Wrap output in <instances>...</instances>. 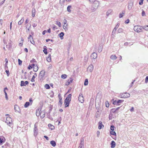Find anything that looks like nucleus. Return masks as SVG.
<instances>
[{"mask_svg": "<svg viewBox=\"0 0 148 148\" xmlns=\"http://www.w3.org/2000/svg\"><path fill=\"white\" fill-rule=\"evenodd\" d=\"M84 140L83 138H81L80 140V143L79 145V148H82V147L84 146Z\"/></svg>", "mask_w": 148, "mask_h": 148, "instance_id": "obj_8", "label": "nucleus"}, {"mask_svg": "<svg viewBox=\"0 0 148 148\" xmlns=\"http://www.w3.org/2000/svg\"><path fill=\"white\" fill-rule=\"evenodd\" d=\"M78 100L81 103H82L84 102V98L82 94H80L78 97Z\"/></svg>", "mask_w": 148, "mask_h": 148, "instance_id": "obj_7", "label": "nucleus"}, {"mask_svg": "<svg viewBox=\"0 0 148 148\" xmlns=\"http://www.w3.org/2000/svg\"><path fill=\"white\" fill-rule=\"evenodd\" d=\"M29 101L30 102V103H31V105H32L33 101L32 98H30L29 99Z\"/></svg>", "mask_w": 148, "mask_h": 148, "instance_id": "obj_56", "label": "nucleus"}, {"mask_svg": "<svg viewBox=\"0 0 148 148\" xmlns=\"http://www.w3.org/2000/svg\"><path fill=\"white\" fill-rule=\"evenodd\" d=\"M45 71L44 70H42L40 73L39 78L40 80L42 79L44 76L45 74Z\"/></svg>", "mask_w": 148, "mask_h": 148, "instance_id": "obj_3", "label": "nucleus"}, {"mask_svg": "<svg viewBox=\"0 0 148 148\" xmlns=\"http://www.w3.org/2000/svg\"><path fill=\"white\" fill-rule=\"evenodd\" d=\"M107 102L108 103H107V102L106 103V106L107 107H108L109 106V103L108 102Z\"/></svg>", "mask_w": 148, "mask_h": 148, "instance_id": "obj_62", "label": "nucleus"}, {"mask_svg": "<svg viewBox=\"0 0 148 148\" xmlns=\"http://www.w3.org/2000/svg\"><path fill=\"white\" fill-rule=\"evenodd\" d=\"M31 26V24H30L29 27L28 28L27 30H26L27 32L30 31V29Z\"/></svg>", "mask_w": 148, "mask_h": 148, "instance_id": "obj_52", "label": "nucleus"}, {"mask_svg": "<svg viewBox=\"0 0 148 148\" xmlns=\"http://www.w3.org/2000/svg\"><path fill=\"white\" fill-rule=\"evenodd\" d=\"M111 148H114L116 146V143L114 141H112L111 143Z\"/></svg>", "mask_w": 148, "mask_h": 148, "instance_id": "obj_18", "label": "nucleus"}, {"mask_svg": "<svg viewBox=\"0 0 148 148\" xmlns=\"http://www.w3.org/2000/svg\"><path fill=\"white\" fill-rule=\"evenodd\" d=\"M5 72L7 74V76H9L10 75L9 71L8 70H6L5 71Z\"/></svg>", "mask_w": 148, "mask_h": 148, "instance_id": "obj_50", "label": "nucleus"}, {"mask_svg": "<svg viewBox=\"0 0 148 148\" xmlns=\"http://www.w3.org/2000/svg\"><path fill=\"white\" fill-rule=\"evenodd\" d=\"M99 125L98 126V128L99 129H101L102 126H104L103 125L101 121H100L99 122Z\"/></svg>", "mask_w": 148, "mask_h": 148, "instance_id": "obj_25", "label": "nucleus"}, {"mask_svg": "<svg viewBox=\"0 0 148 148\" xmlns=\"http://www.w3.org/2000/svg\"><path fill=\"white\" fill-rule=\"evenodd\" d=\"M5 138L3 136L0 137V145L3 142Z\"/></svg>", "mask_w": 148, "mask_h": 148, "instance_id": "obj_26", "label": "nucleus"}, {"mask_svg": "<svg viewBox=\"0 0 148 148\" xmlns=\"http://www.w3.org/2000/svg\"><path fill=\"white\" fill-rule=\"evenodd\" d=\"M93 70V66L92 64H90L87 69V71L88 72L91 73Z\"/></svg>", "mask_w": 148, "mask_h": 148, "instance_id": "obj_6", "label": "nucleus"}, {"mask_svg": "<svg viewBox=\"0 0 148 148\" xmlns=\"http://www.w3.org/2000/svg\"><path fill=\"white\" fill-rule=\"evenodd\" d=\"M129 20L128 19L127 20H126L125 22V23H129Z\"/></svg>", "mask_w": 148, "mask_h": 148, "instance_id": "obj_63", "label": "nucleus"}, {"mask_svg": "<svg viewBox=\"0 0 148 148\" xmlns=\"http://www.w3.org/2000/svg\"><path fill=\"white\" fill-rule=\"evenodd\" d=\"M88 81L87 79L85 80L84 83V85L85 86H87L88 84Z\"/></svg>", "mask_w": 148, "mask_h": 148, "instance_id": "obj_38", "label": "nucleus"}, {"mask_svg": "<svg viewBox=\"0 0 148 148\" xmlns=\"http://www.w3.org/2000/svg\"><path fill=\"white\" fill-rule=\"evenodd\" d=\"M45 87L47 89H49L50 88L49 85L48 84H46L45 86Z\"/></svg>", "mask_w": 148, "mask_h": 148, "instance_id": "obj_39", "label": "nucleus"}, {"mask_svg": "<svg viewBox=\"0 0 148 148\" xmlns=\"http://www.w3.org/2000/svg\"><path fill=\"white\" fill-rule=\"evenodd\" d=\"M71 8V5H69L67 8V10L68 11V12H71V10L70 9Z\"/></svg>", "mask_w": 148, "mask_h": 148, "instance_id": "obj_35", "label": "nucleus"}, {"mask_svg": "<svg viewBox=\"0 0 148 148\" xmlns=\"http://www.w3.org/2000/svg\"><path fill=\"white\" fill-rule=\"evenodd\" d=\"M47 60L48 62H50L51 61V55L49 54L48 55V57L47 59Z\"/></svg>", "mask_w": 148, "mask_h": 148, "instance_id": "obj_32", "label": "nucleus"}, {"mask_svg": "<svg viewBox=\"0 0 148 148\" xmlns=\"http://www.w3.org/2000/svg\"><path fill=\"white\" fill-rule=\"evenodd\" d=\"M73 80V79H72V78H70V79H69L67 81L66 85H68L70 84V83L72 82Z\"/></svg>", "mask_w": 148, "mask_h": 148, "instance_id": "obj_17", "label": "nucleus"}, {"mask_svg": "<svg viewBox=\"0 0 148 148\" xmlns=\"http://www.w3.org/2000/svg\"><path fill=\"white\" fill-rule=\"evenodd\" d=\"M5 65H7L8 62V59L7 58L5 59Z\"/></svg>", "mask_w": 148, "mask_h": 148, "instance_id": "obj_54", "label": "nucleus"}, {"mask_svg": "<svg viewBox=\"0 0 148 148\" xmlns=\"http://www.w3.org/2000/svg\"><path fill=\"white\" fill-rule=\"evenodd\" d=\"M143 29V26H135L134 28V30L138 33L141 32L142 31V29Z\"/></svg>", "mask_w": 148, "mask_h": 148, "instance_id": "obj_1", "label": "nucleus"}, {"mask_svg": "<svg viewBox=\"0 0 148 148\" xmlns=\"http://www.w3.org/2000/svg\"><path fill=\"white\" fill-rule=\"evenodd\" d=\"M18 64L19 65H21L22 64V61L20 59H18Z\"/></svg>", "mask_w": 148, "mask_h": 148, "instance_id": "obj_51", "label": "nucleus"}, {"mask_svg": "<svg viewBox=\"0 0 148 148\" xmlns=\"http://www.w3.org/2000/svg\"><path fill=\"white\" fill-rule=\"evenodd\" d=\"M29 105H31V103H30L28 102H26L24 105V107L25 108H27Z\"/></svg>", "mask_w": 148, "mask_h": 148, "instance_id": "obj_31", "label": "nucleus"}, {"mask_svg": "<svg viewBox=\"0 0 148 148\" xmlns=\"http://www.w3.org/2000/svg\"><path fill=\"white\" fill-rule=\"evenodd\" d=\"M43 51L44 52V53H45V54H47V49L46 48H44Z\"/></svg>", "mask_w": 148, "mask_h": 148, "instance_id": "obj_41", "label": "nucleus"}, {"mask_svg": "<svg viewBox=\"0 0 148 148\" xmlns=\"http://www.w3.org/2000/svg\"><path fill=\"white\" fill-rule=\"evenodd\" d=\"M62 78L65 79L67 77V75H66L64 74L63 75H62L61 76Z\"/></svg>", "mask_w": 148, "mask_h": 148, "instance_id": "obj_34", "label": "nucleus"}, {"mask_svg": "<svg viewBox=\"0 0 148 148\" xmlns=\"http://www.w3.org/2000/svg\"><path fill=\"white\" fill-rule=\"evenodd\" d=\"M24 21V18L23 17L18 22V24L19 25H21L23 23Z\"/></svg>", "mask_w": 148, "mask_h": 148, "instance_id": "obj_30", "label": "nucleus"}, {"mask_svg": "<svg viewBox=\"0 0 148 148\" xmlns=\"http://www.w3.org/2000/svg\"><path fill=\"white\" fill-rule=\"evenodd\" d=\"M70 102V101L65 100L64 103L65 106V107L69 106Z\"/></svg>", "mask_w": 148, "mask_h": 148, "instance_id": "obj_23", "label": "nucleus"}, {"mask_svg": "<svg viewBox=\"0 0 148 148\" xmlns=\"http://www.w3.org/2000/svg\"><path fill=\"white\" fill-rule=\"evenodd\" d=\"M133 4L132 3H129L128 5V7L129 10H131L133 6Z\"/></svg>", "mask_w": 148, "mask_h": 148, "instance_id": "obj_20", "label": "nucleus"}, {"mask_svg": "<svg viewBox=\"0 0 148 148\" xmlns=\"http://www.w3.org/2000/svg\"><path fill=\"white\" fill-rule=\"evenodd\" d=\"M48 126L49 128L51 130H53L54 129L55 127L54 126L51 124H49L48 125Z\"/></svg>", "mask_w": 148, "mask_h": 148, "instance_id": "obj_29", "label": "nucleus"}, {"mask_svg": "<svg viewBox=\"0 0 148 148\" xmlns=\"http://www.w3.org/2000/svg\"><path fill=\"white\" fill-rule=\"evenodd\" d=\"M119 23H118L116 25V27H115L114 28H115V29H117L118 27L119 26Z\"/></svg>", "mask_w": 148, "mask_h": 148, "instance_id": "obj_49", "label": "nucleus"}, {"mask_svg": "<svg viewBox=\"0 0 148 148\" xmlns=\"http://www.w3.org/2000/svg\"><path fill=\"white\" fill-rule=\"evenodd\" d=\"M14 110L16 112H20L21 110L19 107L17 105H15L14 106Z\"/></svg>", "mask_w": 148, "mask_h": 148, "instance_id": "obj_14", "label": "nucleus"}, {"mask_svg": "<svg viewBox=\"0 0 148 148\" xmlns=\"http://www.w3.org/2000/svg\"><path fill=\"white\" fill-rule=\"evenodd\" d=\"M88 57H85V59H84V60H85V62H86L88 60Z\"/></svg>", "mask_w": 148, "mask_h": 148, "instance_id": "obj_58", "label": "nucleus"}, {"mask_svg": "<svg viewBox=\"0 0 148 148\" xmlns=\"http://www.w3.org/2000/svg\"><path fill=\"white\" fill-rule=\"evenodd\" d=\"M35 77L34 75H33L32 77V79H31V81L32 82H34V79L35 78Z\"/></svg>", "mask_w": 148, "mask_h": 148, "instance_id": "obj_46", "label": "nucleus"}, {"mask_svg": "<svg viewBox=\"0 0 148 148\" xmlns=\"http://www.w3.org/2000/svg\"><path fill=\"white\" fill-rule=\"evenodd\" d=\"M28 84V82L27 81H26L25 82L23 81H21V86H25Z\"/></svg>", "mask_w": 148, "mask_h": 148, "instance_id": "obj_13", "label": "nucleus"}, {"mask_svg": "<svg viewBox=\"0 0 148 148\" xmlns=\"http://www.w3.org/2000/svg\"><path fill=\"white\" fill-rule=\"evenodd\" d=\"M143 0H140V2H139V4L140 5H141L143 3Z\"/></svg>", "mask_w": 148, "mask_h": 148, "instance_id": "obj_55", "label": "nucleus"}, {"mask_svg": "<svg viewBox=\"0 0 148 148\" xmlns=\"http://www.w3.org/2000/svg\"><path fill=\"white\" fill-rule=\"evenodd\" d=\"M38 129L36 127L34 128V136H36L38 134Z\"/></svg>", "mask_w": 148, "mask_h": 148, "instance_id": "obj_16", "label": "nucleus"}, {"mask_svg": "<svg viewBox=\"0 0 148 148\" xmlns=\"http://www.w3.org/2000/svg\"><path fill=\"white\" fill-rule=\"evenodd\" d=\"M59 103V104L60 105H61L62 104V98H61L60 99Z\"/></svg>", "mask_w": 148, "mask_h": 148, "instance_id": "obj_47", "label": "nucleus"}, {"mask_svg": "<svg viewBox=\"0 0 148 148\" xmlns=\"http://www.w3.org/2000/svg\"><path fill=\"white\" fill-rule=\"evenodd\" d=\"M142 16H144L145 15V12L144 10H143L142 13Z\"/></svg>", "mask_w": 148, "mask_h": 148, "instance_id": "obj_57", "label": "nucleus"}, {"mask_svg": "<svg viewBox=\"0 0 148 148\" xmlns=\"http://www.w3.org/2000/svg\"><path fill=\"white\" fill-rule=\"evenodd\" d=\"M117 31L119 33H120L123 32V30L121 28H119L118 29Z\"/></svg>", "mask_w": 148, "mask_h": 148, "instance_id": "obj_45", "label": "nucleus"}, {"mask_svg": "<svg viewBox=\"0 0 148 148\" xmlns=\"http://www.w3.org/2000/svg\"><path fill=\"white\" fill-rule=\"evenodd\" d=\"M63 22L64 24L63 25V27L64 29H67V27L68 26V25L67 24V21L64 19L63 21Z\"/></svg>", "mask_w": 148, "mask_h": 148, "instance_id": "obj_9", "label": "nucleus"}, {"mask_svg": "<svg viewBox=\"0 0 148 148\" xmlns=\"http://www.w3.org/2000/svg\"><path fill=\"white\" fill-rule=\"evenodd\" d=\"M23 41V39L22 37H21L20 40H19V44L20 46H22Z\"/></svg>", "mask_w": 148, "mask_h": 148, "instance_id": "obj_15", "label": "nucleus"}, {"mask_svg": "<svg viewBox=\"0 0 148 148\" xmlns=\"http://www.w3.org/2000/svg\"><path fill=\"white\" fill-rule=\"evenodd\" d=\"M71 94H69V95L67 96V97L66 98V99L65 100L68 101H71Z\"/></svg>", "mask_w": 148, "mask_h": 148, "instance_id": "obj_19", "label": "nucleus"}, {"mask_svg": "<svg viewBox=\"0 0 148 148\" xmlns=\"http://www.w3.org/2000/svg\"><path fill=\"white\" fill-rule=\"evenodd\" d=\"M52 67V65L51 64H49V65L48 69H51V68Z\"/></svg>", "mask_w": 148, "mask_h": 148, "instance_id": "obj_59", "label": "nucleus"}, {"mask_svg": "<svg viewBox=\"0 0 148 148\" xmlns=\"http://www.w3.org/2000/svg\"><path fill=\"white\" fill-rule=\"evenodd\" d=\"M50 143L52 145V146L53 147H55L56 145V142H55V141L54 140L51 141L50 142Z\"/></svg>", "mask_w": 148, "mask_h": 148, "instance_id": "obj_28", "label": "nucleus"}, {"mask_svg": "<svg viewBox=\"0 0 148 148\" xmlns=\"http://www.w3.org/2000/svg\"><path fill=\"white\" fill-rule=\"evenodd\" d=\"M32 67H33V66H31L30 65H29L28 66V69H32Z\"/></svg>", "mask_w": 148, "mask_h": 148, "instance_id": "obj_64", "label": "nucleus"}, {"mask_svg": "<svg viewBox=\"0 0 148 148\" xmlns=\"http://www.w3.org/2000/svg\"><path fill=\"white\" fill-rule=\"evenodd\" d=\"M110 134L116 136V133L114 131H112L110 132Z\"/></svg>", "mask_w": 148, "mask_h": 148, "instance_id": "obj_37", "label": "nucleus"}, {"mask_svg": "<svg viewBox=\"0 0 148 148\" xmlns=\"http://www.w3.org/2000/svg\"><path fill=\"white\" fill-rule=\"evenodd\" d=\"M148 82V76H147L145 78V82L146 83H147Z\"/></svg>", "mask_w": 148, "mask_h": 148, "instance_id": "obj_48", "label": "nucleus"}, {"mask_svg": "<svg viewBox=\"0 0 148 148\" xmlns=\"http://www.w3.org/2000/svg\"><path fill=\"white\" fill-rule=\"evenodd\" d=\"M12 122V118L10 117H7L6 118V120L5 123H6L9 126L11 124Z\"/></svg>", "mask_w": 148, "mask_h": 148, "instance_id": "obj_4", "label": "nucleus"}, {"mask_svg": "<svg viewBox=\"0 0 148 148\" xmlns=\"http://www.w3.org/2000/svg\"><path fill=\"white\" fill-rule=\"evenodd\" d=\"M94 4H97V5L94 8L95 9H97L99 6V2L97 1H95L94 2Z\"/></svg>", "mask_w": 148, "mask_h": 148, "instance_id": "obj_21", "label": "nucleus"}, {"mask_svg": "<svg viewBox=\"0 0 148 148\" xmlns=\"http://www.w3.org/2000/svg\"><path fill=\"white\" fill-rule=\"evenodd\" d=\"M36 12V10L34 8H33L32 9V17H34L35 14V13Z\"/></svg>", "mask_w": 148, "mask_h": 148, "instance_id": "obj_24", "label": "nucleus"}, {"mask_svg": "<svg viewBox=\"0 0 148 148\" xmlns=\"http://www.w3.org/2000/svg\"><path fill=\"white\" fill-rule=\"evenodd\" d=\"M102 48L101 47H99V48L98 52H101L102 51Z\"/></svg>", "mask_w": 148, "mask_h": 148, "instance_id": "obj_53", "label": "nucleus"}, {"mask_svg": "<svg viewBox=\"0 0 148 148\" xmlns=\"http://www.w3.org/2000/svg\"><path fill=\"white\" fill-rule=\"evenodd\" d=\"M114 126L113 125H112L110 126V130H112V131H113L114 130Z\"/></svg>", "mask_w": 148, "mask_h": 148, "instance_id": "obj_44", "label": "nucleus"}, {"mask_svg": "<svg viewBox=\"0 0 148 148\" xmlns=\"http://www.w3.org/2000/svg\"><path fill=\"white\" fill-rule=\"evenodd\" d=\"M124 101L123 100H116L113 102V104L114 105L119 106L120 105V103H122Z\"/></svg>", "mask_w": 148, "mask_h": 148, "instance_id": "obj_5", "label": "nucleus"}, {"mask_svg": "<svg viewBox=\"0 0 148 148\" xmlns=\"http://www.w3.org/2000/svg\"><path fill=\"white\" fill-rule=\"evenodd\" d=\"M64 35V33L63 32H61L59 34V35L60 36V38L61 39H62L63 38V36Z\"/></svg>", "mask_w": 148, "mask_h": 148, "instance_id": "obj_27", "label": "nucleus"}, {"mask_svg": "<svg viewBox=\"0 0 148 148\" xmlns=\"http://www.w3.org/2000/svg\"><path fill=\"white\" fill-rule=\"evenodd\" d=\"M40 117L41 119L43 118L45 116V112L44 111H42L40 112Z\"/></svg>", "mask_w": 148, "mask_h": 148, "instance_id": "obj_10", "label": "nucleus"}, {"mask_svg": "<svg viewBox=\"0 0 148 148\" xmlns=\"http://www.w3.org/2000/svg\"><path fill=\"white\" fill-rule=\"evenodd\" d=\"M56 24L59 27H61V24L60 22L56 21Z\"/></svg>", "mask_w": 148, "mask_h": 148, "instance_id": "obj_42", "label": "nucleus"}, {"mask_svg": "<svg viewBox=\"0 0 148 148\" xmlns=\"http://www.w3.org/2000/svg\"><path fill=\"white\" fill-rule=\"evenodd\" d=\"M143 29L148 32V25H145L143 26Z\"/></svg>", "mask_w": 148, "mask_h": 148, "instance_id": "obj_33", "label": "nucleus"}, {"mask_svg": "<svg viewBox=\"0 0 148 148\" xmlns=\"http://www.w3.org/2000/svg\"><path fill=\"white\" fill-rule=\"evenodd\" d=\"M116 30V29H115V28H114V29H113V31H112V35L113 34V33L115 34Z\"/></svg>", "mask_w": 148, "mask_h": 148, "instance_id": "obj_60", "label": "nucleus"}, {"mask_svg": "<svg viewBox=\"0 0 148 148\" xmlns=\"http://www.w3.org/2000/svg\"><path fill=\"white\" fill-rule=\"evenodd\" d=\"M34 71L35 72H36L38 70V67L36 65H35L34 64L32 65Z\"/></svg>", "mask_w": 148, "mask_h": 148, "instance_id": "obj_12", "label": "nucleus"}, {"mask_svg": "<svg viewBox=\"0 0 148 148\" xmlns=\"http://www.w3.org/2000/svg\"><path fill=\"white\" fill-rule=\"evenodd\" d=\"M40 112L39 110L38 111H37L36 113V115L37 116H39V115L40 116Z\"/></svg>", "mask_w": 148, "mask_h": 148, "instance_id": "obj_43", "label": "nucleus"}, {"mask_svg": "<svg viewBox=\"0 0 148 148\" xmlns=\"http://www.w3.org/2000/svg\"><path fill=\"white\" fill-rule=\"evenodd\" d=\"M4 92L5 93V99L7 100L8 99V96H7V94L5 91L4 90Z\"/></svg>", "mask_w": 148, "mask_h": 148, "instance_id": "obj_40", "label": "nucleus"}, {"mask_svg": "<svg viewBox=\"0 0 148 148\" xmlns=\"http://www.w3.org/2000/svg\"><path fill=\"white\" fill-rule=\"evenodd\" d=\"M117 57L115 55H112L110 57V59L113 60H116L117 59Z\"/></svg>", "mask_w": 148, "mask_h": 148, "instance_id": "obj_22", "label": "nucleus"}, {"mask_svg": "<svg viewBox=\"0 0 148 148\" xmlns=\"http://www.w3.org/2000/svg\"><path fill=\"white\" fill-rule=\"evenodd\" d=\"M112 10H108L106 12V15L107 16H108L112 12Z\"/></svg>", "mask_w": 148, "mask_h": 148, "instance_id": "obj_36", "label": "nucleus"}, {"mask_svg": "<svg viewBox=\"0 0 148 148\" xmlns=\"http://www.w3.org/2000/svg\"><path fill=\"white\" fill-rule=\"evenodd\" d=\"M120 96L121 98H125L129 97L130 96V94L128 93L125 92L123 93H121L120 95Z\"/></svg>", "mask_w": 148, "mask_h": 148, "instance_id": "obj_2", "label": "nucleus"}, {"mask_svg": "<svg viewBox=\"0 0 148 148\" xmlns=\"http://www.w3.org/2000/svg\"><path fill=\"white\" fill-rule=\"evenodd\" d=\"M90 57L93 59H95L97 57V54L95 52H93L91 54Z\"/></svg>", "mask_w": 148, "mask_h": 148, "instance_id": "obj_11", "label": "nucleus"}, {"mask_svg": "<svg viewBox=\"0 0 148 148\" xmlns=\"http://www.w3.org/2000/svg\"><path fill=\"white\" fill-rule=\"evenodd\" d=\"M123 13H121L119 15V18H121L123 16Z\"/></svg>", "mask_w": 148, "mask_h": 148, "instance_id": "obj_61", "label": "nucleus"}]
</instances>
